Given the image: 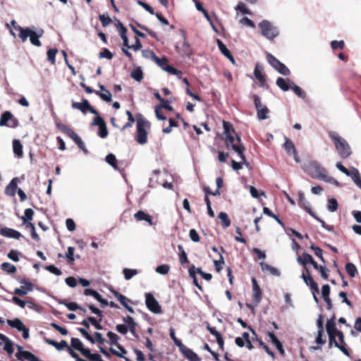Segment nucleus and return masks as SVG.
Here are the masks:
<instances>
[{
    "label": "nucleus",
    "mask_w": 361,
    "mask_h": 361,
    "mask_svg": "<svg viewBox=\"0 0 361 361\" xmlns=\"http://www.w3.org/2000/svg\"><path fill=\"white\" fill-rule=\"evenodd\" d=\"M223 128L226 148L234 150L239 155L240 159L245 161V147L241 144L240 137L236 135L233 125L228 121H223Z\"/></svg>",
    "instance_id": "nucleus-1"
},
{
    "label": "nucleus",
    "mask_w": 361,
    "mask_h": 361,
    "mask_svg": "<svg viewBox=\"0 0 361 361\" xmlns=\"http://www.w3.org/2000/svg\"><path fill=\"white\" fill-rule=\"evenodd\" d=\"M302 169L312 178L322 180L326 183H338L328 175L327 171L314 160H311L302 165Z\"/></svg>",
    "instance_id": "nucleus-2"
},
{
    "label": "nucleus",
    "mask_w": 361,
    "mask_h": 361,
    "mask_svg": "<svg viewBox=\"0 0 361 361\" xmlns=\"http://www.w3.org/2000/svg\"><path fill=\"white\" fill-rule=\"evenodd\" d=\"M329 136L333 140L336 149L341 158L347 159L351 155V148L344 138L333 131L329 133Z\"/></svg>",
    "instance_id": "nucleus-3"
},
{
    "label": "nucleus",
    "mask_w": 361,
    "mask_h": 361,
    "mask_svg": "<svg viewBox=\"0 0 361 361\" xmlns=\"http://www.w3.org/2000/svg\"><path fill=\"white\" fill-rule=\"evenodd\" d=\"M13 25H15L16 22L15 20H12L11 22ZM14 28L19 32V37L21 39L22 42H25L27 37H30V42L37 47H40L42 45L41 42L39 38L41 37L44 33L43 30H41L38 32H36L32 30L30 27L23 28L20 26H14Z\"/></svg>",
    "instance_id": "nucleus-4"
},
{
    "label": "nucleus",
    "mask_w": 361,
    "mask_h": 361,
    "mask_svg": "<svg viewBox=\"0 0 361 361\" xmlns=\"http://www.w3.org/2000/svg\"><path fill=\"white\" fill-rule=\"evenodd\" d=\"M56 127L58 129L62 132L63 133L66 134L67 136H68L70 138H71L75 144L78 145V147L85 154H88V150L87 149L85 143L82 142L81 138L78 135V134L71 128L66 126L65 124H63L61 123H56Z\"/></svg>",
    "instance_id": "nucleus-5"
},
{
    "label": "nucleus",
    "mask_w": 361,
    "mask_h": 361,
    "mask_svg": "<svg viewBox=\"0 0 361 361\" xmlns=\"http://www.w3.org/2000/svg\"><path fill=\"white\" fill-rule=\"evenodd\" d=\"M149 126V123L141 116L137 118V137L136 141L141 145L147 142V133L145 127Z\"/></svg>",
    "instance_id": "nucleus-6"
},
{
    "label": "nucleus",
    "mask_w": 361,
    "mask_h": 361,
    "mask_svg": "<svg viewBox=\"0 0 361 361\" xmlns=\"http://www.w3.org/2000/svg\"><path fill=\"white\" fill-rule=\"evenodd\" d=\"M259 27L261 30L262 35L267 38L268 39H274L278 35L279 31L272 24L267 20H264L259 23Z\"/></svg>",
    "instance_id": "nucleus-7"
},
{
    "label": "nucleus",
    "mask_w": 361,
    "mask_h": 361,
    "mask_svg": "<svg viewBox=\"0 0 361 361\" xmlns=\"http://www.w3.org/2000/svg\"><path fill=\"white\" fill-rule=\"evenodd\" d=\"M267 59L269 63L279 73L288 76L290 74V70L271 54H267Z\"/></svg>",
    "instance_id": "nucleus-8"
},
{
    "label": "nucleus",
    "mask_w": 361,
    "mask_h": 361,
    "mask_svg": "<svg viewBox=\"0 0 361 361\" xmlns=\"http://www.w3.org/2000/svg\"><path fill=\"white\" fill-rule=\"evenodd\" d=\"M18 119L10 111H6L1 115L0 126L15 128L18 126Z\"/></svg>",
    "instance_id": "nucleus-9"
},
{
    "label": "nucleus",
    "mask_w": 361,
    "mask_h": 361,
    "mask_svg": "<svg viewBox=\"0 0 361 361\" xmlns=\"http://www.w3.org/2000/svg\"><path fill=\"white\" fill-rule=\"evenodd\" d=\"M145 304L147 307L154 314H159L161 312V307L160 305L151 293L145 294Z\"/></svg>",
    "instance_id": "nucleus-10"
},
{
    "label": "nucleus",
    "mask_w": 361,
    "mask_h": 361,
    "mask_svg": "<svg viewBox=\"0 0 361 361\" xmlns=\"http://www.w3.org/2000/svg\"><path fill=\"white\" fill-rule=\"evenodd\" d=\"M72 107L73 109L80 110L83 114H86L87 111H90L92 114H98V111L90 105L87 99H83L82 102H73Z\"/></svg>",
    "instance_id": "nucleus-11"
},
{
    "label": "nucleus",
    "mask_w": 361,
    "mask_h": 361,
    "mask_svg": "<svg viewBox=\"0 0 361 361\" xmlns=\"http://www.w3.org/2000/svg\"><path fill=\"white\" fill-rule=\"evenodd\" d=\"M305 272H303L302 274V278L305 283V284L308 286H310V289L312 291H314L316 293H319V287L317 283L314 281L313 278L310 275V270L307 267L305 268Z\"/></svg>",
    "instance_id": "nucleus-12"
},
{
    "label": "nucleus",
    "mask_w": 361,
    "mask_h": 361,
    "mask_svg": "<svg viewBox=\"0 0 361 361\" xmlns=\"http://www.w3.org/2000/svg\"><path fill=\"white\" fill-rule=\"evenodd\" d=\"M179 350L189 361L201 360V358L195 353L186 347L185 345L180 346L179 348Z\"/></svg>",
    "instance_id": "nucleus-13"
},
{
    "label": "nucleus",
    "mask_w": 361,
    "mask_h": 361,
    "mask_svg": "<svg viewBox=\"0 0 361 361\" xmlns=\"http://www.w3.org/2000/svg\"><path fill=\"white\" fill-rule=\"evenodd\" d=\"M252 283L253 290L252 300L256 304H258L262 298V292L255 278L252 279Z\"/></svg>",
    "instance_id": "nucleus-14"
},
{
    "label": "nucleus",
    "mask_w": 361,
    "mask_h": 361,
    "mask_svg": "<svg viewBox=\"0 0 361 361\" xmlns=\"http://www.w3.org/2000/svg\"><path fill=\"white\" fill-rule=\"evenodd\" d=\"M329 339V347H331L333 344L335 347L338 348L344 355L346 356H350V351L348 349L345 347L343 345H340V343L336 341V337L337 336L336 334H328Z\"/></svg>",
    "instance_id": "nucleus-15"
},
{
    "label": "nucleus",
    "mask_w": 361,
    "mask_h": 361,
    "mask_svg": "<svg viewBox=\"0 0 361 361\" xmlns=\"http://www.w3.org/2000/svg\"><path fill=\"white\" fill-rule=\"evenodd\" d=\"M19 182L20 180L18 177L13 178L5 188L6 195L11 197H14L16 195L17 190L18 189V183Z\"/></svg>",
    "instance_id": "nucleus-16"
},
{
    "label": "nucleus",
    "mask_w": 361,
    "mask_h": 361,
    "mask_svg": "<svg viewBox=\"0 0 361 361\" xmlns=\"http://www.w3.org/2000/svg\"><path fill=\"white\" fill-rule=\"evenodd\" d=\"M134 218L137 221H145L150 226L156 224V223L153 222L152 216L142 210L137 212L134 214Z\"/></svg>",
    "instance_id": "nucleus-17"
},
{
    "label": "nucleus",
    "mask_w": 361,
    "mask_h": 361,
    "mask_svg": "<svg viewBox=\"0 0 361 361\" xmlns=\"http://www.w3.org/2000/svg\"><path fill=\"white\" fill-rule=\"evenodd\" d=\"M299 204L313 218H317V215L311 209L310 202L302 192L299 193Z\"/></svg>",
    "instance_id": "nucleus-18"
},
{
    "label": "nucleus",
    "mask_w": 361,
    "mask_h": 361,
    "mask_svg": "<svg viewBox=\"0 0 361 361\" xmlns=\"http://www.w3.org/2000/svg\"><path fill=\"white\" fill-rule=\"evenodd\" d=\"M0 235L15 239H19L22 236L19 231L7 227L1 228L0 229Z\"/></svg>",
    "instance_id": "nucleus-19"
},
{
    "label": "nucleus",
    "mask_w": 361,
    "mask_h": 361,
    "mask_svg": "<svg viewBox=\"0 0 361 361\" xmlns=\"http://www.w3.org/2000/svg\"><path fill=\"white\" fill-rule=\"evenodd\" d=\"M348 176H350L352 180H353V182L355 183V184L359 188L361 189V176H360V173L359 172V171L355 168V167H352L350 169V172L348 173V175H347Z\"/></svg>",
    "instance_id": "nucleus-20"
},
{
    "label": "nucleus",
    "mask_w": 361,
    "mask_h": 361,
    "mask_svg": "<svg viewBox=\"0 0 361 361\" xmlns=\"http://www.w3.org/2000/svg\"><path fill=\"white\" fill-rule=\"evenodd\" d=\"M326 329L328 334H338L340 331L336 329V315L334 314L326 322Z\"/></svg>",
    "instance_id": "nucleus-21"
},
{
    "label": "nucleus",
    "mask_w": 361,
    "mask_h": 361,
    "mask_svg": "<svg viewBox=\"0 0 361 361\" xmlns=\"http://www.w3.org/2000/svg\"><path fill=\"white\" fill-rule=\"evenodd\" d=\"M291 81L289 78H278L276 82V85L283 91L286 92L290 89Z\"/></svg>",
    "instance_id": "nucleus-22"
},
{
    "label": "nucleus",
    "mask_w": 361,
    "mask_h": 361,
    "mask_svg": "<svg viewBox=\"0 0 361 361\" xmlns=\"http://www.w3.org/2000/svg\"><path fill=\"white\" fill-rule=\"evenodd\" d=\"M207 329L211 334H212L213 336H214L216 337V342H217L219 348L221 350H223L224 345V338H223L221 334L218 331H216V329L214 327H212L209 325H208L207 326Z\"/></svg>",
    "instance_id": "nucleus-23"
},
{
    "label": "nucleus",
    "mask_w": 361,
    "mask_h": 361,
    "mask_svg": "<svg viewBox=\"0 0 361 361\" xmlns=\"http://www.w3.org/2000/svg\"><path fill=\"white\" fill-rule=\"evenodd\" d=\"M118 31L123 40V47L128 46V38L127 37V29L120 21L117 23Z\"/></svg>",
    "instance_id": "nucleus-24"
},
{
    "label": "nucleus",
    "mask_w": 361,
    "mask_h": 361,
    "mask_svg": "<svg viewBox=\"0 0 361 361\" xmlns=\"http://www.w3.org/2000/svg\"><path fill=\"white\" fill-rule=\"evenodd\" d=\"M44 341L49 345L55 347L58 350H61L63 348H67L68 349L69 348L65 340H62L60 343H58L54 340L45 338Z\"/></svg>",
    "instance_id": "nucleus-25"
},
{
    "label": "nucleus",
    "mask_w": 361,
    "mask_h": 361,
    "mask_svg": "<svg viewBox=\"0 0 361 361\" xmlns=\"http://www.w3.org/2000/svg\"><path fill=\"white\" fill-rule=\"evenodd\" d=\"M7 324L11 328L16 329L18 331L24 329L25 326L23 322L18 318H15L14 319H7Z\"/></svg>",
    "instance_id": "nucleus-26"
},
{
    "label": "nucleus",
    "mask_w": 361,
    "mask_h": 361,
    "mask_svg": "<svg viewBox=\"0 0 361 361\" xmlns=\"http://www.w3.org/2000/svg\"><path fill=\"white\" fill-rule=\"evenodd\" d=\"M71 347L74 348L76 350H78L82 355L83 353H85V350H87V348H85L83 347L82 343L80 341V339L77 338H72L71 341Z\"/></svg>",
    "instance_id": "nucleus-27"
},
{
    "label": "nucleus",
    "mask_w": 361,
    "mask_h": 361,
    "mask_svg": "<svg viewBox=\"0 0 361 361\" xmlns=\"http://www.w3.org/2000/svg\"><path fill=\"white\" fill-rule=\"evenodd\" d=\"M260 266H261L262 270L264 272L269 271L271 275L276 276H279L281 274L280 271L276 268L273 267L265 262H260Z\"/></svg>",
    "instance_id": "nucleus-28"
},
{
    "label": "nucleus",
    "mask_w": 361,
    "mask_h": 361,
    "mask_svg": "<svg viewBox=\"0 0 361 361\" xmlns=\"http://www.w3.org/2000/svg\"><path fill=\"white\" fill-rule=\"evenodd\" d=\"M116 347L119 349L120 352L110 348L109 350L111 353L118 357L123 358L126 361H130L128 357L124 356V355L127 353L126 350L119 343L117 344Z\"/></svg>",
    "instance_id": "nucleus-29"
},
{
    "label": "nucleus",
    "mask_w": 361,
    "mask_h": 361,
    "mask_svg": "<svg viewBox=\"0 0 361 361\" xmlns=\"http://www.w3.org/2000/svg\"><path fill=\"white\" fill-rule=\"evenodd\" d=\"M13 153L18 157H23V145L18 140H14L13 141Z\"/></svg>",
    "instance_id": "nucleus-30"
},
{
    "label": "nucleus",
    "mask_w": 361,
    "mask_h": 361,
    "mask_svg": "<svg viewBox=\"0 0 361 361\" xmlns=\"http://www.w3.org/2000/svg\"><path fill=\"white\" fill-rule=\"evenodd\" d=\"M283 147H284V149L286 150V152L288 154L295 153L297 151L294 143L288 137L285 138V142L283 144Z\"/></svg>",
    "instance_id": "nucleus-31"
},
{
    "label": "nucleus",
    "mask_w": 361,
    "mask_h": 361,
    "mask_svg": "<svg viewBox=\"0 0 361 361\" xmlns=\"http://www.w3.org/2000/svg\"><path fill=\"white\" fill-rule=\"evenodd\" d=\"M298 262L305 267L307 264L313 262V257L307 252H303L301 257L298 258Z\"/></svg>",
    "instance_id": "nucleus-32"
},
{
    "label": "nucleus",
    "mask_w": 361,
    "mask_h": 361,
    "mask_svg": "<svg viewBox=\"0 0 361 361\" xmlns=\"http://www.w3.org/2000/svg\"><path fill=\"white\" fill-rule=\"evenodd\" d=\"M61 304L64 305L71 311H75L77 310H80L83 312H86V310L84 308L80 307L76 302H67L66 300H63L61 302Z\"/></svg>",
    "instance_id": "nucleus-33"
},
{
    "label": "nucleus",
    "mask_w": 361,
    "mask_h": 361,
    "mask_svg": "<svg viewBox=\"0 0 361 361\" xmlns=\"http://www.w3.org/2000/svg\"><path fill=\"white\" fill-rule=\"evenodd\" d=\"M255 78L262 84L266 81L265 75L262 73V69L257 64L256 65L254 71Z\"/></svg>",
    "instance_id": "nucleus-34"
},
{
    "label": "nucleus",
    "mask_w": 361,
    "mask_h": 361,
    "mask_svg": "<svg viewBox=\"0 0 361 361\" xmlns=\"http://www.w3.org/2000/svg\"><path fill=\"white\" fill-rule=\"evenodd\" d=\"M34 211L32 209H26L24 212V216L22 217L23 223L26 225V224L32 219Z\"/></svg>",
    "instance_id": "nucleus-35"
},
{
    "label": "nucleus",
    "mask_w": 361,
    "mask_h": 361,
    "mask_svg": "<svg viewBox=\"0 0 361 361\" xmlns=\"http://www.w3.org/2000/svg\"><path fill=\"white\" fill-rule=\"evenodd\" d=\"M1 268L3 271L7 272L8 274H14L16 272V267L9 263V262H4L1 264Z\"/></svg>",
    "instance_id": "nucleus-36"
},
{
    "label": "nucleus",
    "mask_w": 361,
    "mask_h": 361,
    "mask_svg": "<svg viewBox=\"0 0 361 361\" xmlns=\"http://www.w3.org/2000/svg\"><path fill=\"white\" fill-rule=\"evenodd\" d=\"M219 218L221 221L223 228H227V227L230 226L231 220L228 218V216L226 213L223 212H220L219 214Z\"/></svg>",
    "instance_id": "nucleus-37"
},
{
    "label": "nucleus",
    "mask_w": 361,
    "mask_h": 361,
    "mask_svg": "<svg viewBox=\"0 0 361 361\" xmlns=\"http://www.w3.org/2000/svg\"><path fill=\"white\" fill-rule=\"evenodd\" d=\"M345 271L350 277H355L357 273V270L355 264L351 262H348L345 264Z\"/></svg>",
    "instance_id": "nucleus-38"
},
{
    "label": "nucleus",
    "mask_w": 361,
    "mask_h": 361,
    "mask_svg": "<svg viewBox=\"0 0 361 361\" xmlns=\"http://www.w3.org/2000/svg\"><path fill=\"white\" fill-rule=\"evenodd\" d=\"M290 89L299 97L304 99L306 97V93L299 86L296 85L294 82H291Z\"/></svg>",
    "instance_id": "nucleus-39"
},
{
    "label": "nucleus",
    "mask_w": 361,
    "mask_h": 361,
    "mask_svg": "<svg viewBox=\"0 0 361 361\" xmlns=\"http://www.w3.org/2000/svg\"><path fill=\"white\" fill-rule=\"evenodd\" d=\"M106 161L111 165L114 169H118L117 159L114 154H109L105 158Z\"/></svg>",
    "instance_id": "nucleus-40"
},
{
    "label": "nucleus",
    "mask_w": 361,
    "mask_h": 361,
    "mask_svg": "<svg viewBox=\"0 0 361 361\" xmlns=\"http://www.w3.org/2000/svg\"><path fill=\"white\" fill-rule=\"evenodd\" d=\"M18 349L20 350L19 352H18L16 354V357H17V359L18 360H21V361H23L24 360H27V359L30 357L31 353L29 352V351H27V350H21L22 347H20V346L18 347Z\"/></svg>",
    "instance_id": "nucleus-41"
},
{
    "label": "nucleus",
    "mask_w": 361,
    "mask_h": 361,
    "mask_svg": "<svg viewBox=\"0 0 361 361\" xmlns=\"http://www.w3.org/2000/svg\"><path fill=\"white\" fill-rule=\"evenodd\" d=\"M235 8L236 11H240L243 14H252L251 11L249 8H247L246 4L244 2H238Z\"/></svg>",
    "instance_id": "nucleus-42"
},
{
    "label": "nucleus",
    "mask_w": 361,
    "mask_h": 361,
    "mask_svg": "<svg viewBox=\"0 0 361 361\" xmlns=\"http://www.w3.org/2000/svg\"><path fill=\"white\" fill-rule=\"evenodd\" d=\"M58 52L57 49H49L47 52V60L51 62V64H55L56 63V55Z\"/></svg>",
    "instance_id": "nucleus-43"
},
{
    "label": "nucleus",
    "mask_w": 361,
    "mask_h": 361,
    "mask_svg": "<svg viewBox=\"0 0 361 361\" xmlns=\"http://www.w3.org/2000/svg\"><path fill=\"white\" fill-rule=\"evenodd\" d=\"M130 75L137 82H140L143 79V73L140 68H137L133 70Z\"/></svg>",
    "instance_id": "nucleus-44"
},
{
    "label": "nucleus",
    "mask_w": 361,
    "mask_h": 361,
    "mask_svg": "<svg viewBox=\"0 0 361 361\" xmlns=\"http://www.w3.org/2000/svg\"><path fill=\"white\" fill-rule=\"evenodd\" d=\"M123 273L124 274L125 279L126 280H130V279L133 278V276H134L138 274V271L137 269L125 268L123 270Z\"/></svg>",
    "instance_id": "nucleus-45"
},
{
    "label": "nucleus",
    "mask_w": 361,
    "mask_h": 361,
    "mask_svg": "<svg viewBox=\"0 0 361 361\" xmlns=\"http://www.w3.org/2000/svg\"><path fill=\"white\" fill-rule=\"evenodd\" d=\"M25 227L26 228L30 229L31 236L34 240L37 241L40 240L39 235L36 233L35 225L32 223L28 222L26 224Z\"/></svg>",
    "instance_id": "nucleus-46"
},
{
    "label": "nucleus",
    "mask_w": 361,
    "mask_h": 361,
    "mask_svg": "<svg viewBox=\"0 0 361 361\" xmlns=\"http://www.w3.org/2000/svg\"><path fill=\"white\" fill-rule=\"evenodd\" d=\"M95 94L99 96L100 98L104 102H110L111 101V94L108 90L103 92L95 91Z\"/></svg>",
    "instance_id": "nucleus-47"
},
{
    "label": "nucleus",
    "mask_w": 361,
    "mask_h": 361,
    "mask_svg": "<svg viewBox=\"0 0 361 361\" xmlns=\"http://www.w3.org/2000/svg\"><path fill=\"white\" fill-rule=\"evenodd\" d=\"M114 295L118 300L121 305L125 307L128 305V302L130 301L126 296L119 293L118 292L114 290Z\"/></svg>",
    "instance_id": "nucleus-48"
},
{
    "label": "nucleus",
    "mask_w": 361,
    "mask_h": 361,
    "mask_svg": "<svg viewBox=\"0 0 361 361\" xmlns=\"http://www.w3.org/2000/svg\"><path fill=\"white\" fill-rule=\"evenodd\" d=\"M83 356L86 358L89 359L90 361H99L101 358V356L97 353H91L90 350L87 349L85 350V353H83Z\"/></svg>",
    "instance_id": "nucleus-49"
},
{
    "label": "nucleus",
    "mask_w": 361,
    "mask_h": 361,
    "mask_svg": "<svg viewBox=\"0 0 361 361\" xmlns=\"http://www.w3.org/2000/svg\"><path fill=\"white\" fill-rule=\"evenodd\" d=\"M216 44L220 51L224 56L226 57L231 53V51L228 49L226 46L223 43V42L221 39H217Z\"/></svg>",
    "instance_id": "nucleus-50"
},
{
    "label": "nucleus",
    "mask_w": 361,
    "mask_h": 361,
    "mask_svg": "<svg viewBox=\"0 0 361 361\" xmlns=\"http://www.w3.org/2000/svg\"><path fill=\"white\" fill-rule=\"evenodd\" d=\"M338 202L335 198H331L328 200L327 209L329 212H336L338 209Z\"/></svg>",
    "instance_id": "nucleus-51"
},
{
    "label": "nucleus",
    "mask_w": 361,
    "mask_h": 361,
    "mask_svg": "<svg viewBox=\"0 0 361 361\" xmlns=\"http://www.w3.org/2000/svg\"><path fill=\"white\" fill-rule=\"evenodd\" d=\"M269 110L267 106H264L263 109H258L257 112V118L259 120H264L268 118V114Z\"/></svg>",
    "instance_id": "nucleus-52"
},
{
    "label": "nucleus",
    "mask_w": 361,
    "mask_h": 361,
    "mask_svg": "<svg viewBox=\"0 0 361 361\" xmlns=\"http://www.w3.org/2000/svg\"><path fill=\"white\" fill-rule=\"evenodd\" d=\"M178 249L180 250V253H179L180 262L182 265H183V264H186L187 262H188L187 254L181 245H178Z\"/></svg>",
    "instance_id": "nucleus-53"
},
{
    "label": "nucleus",
    "mask_w": 361,
    "mask_h": 361,
    "mask_svg": "<svg viewBox=\"0 0 361 361\" xmlns=\"http://www.w3.org/2000/svg\"><path fill=\"white\" fill-rule=\"evenodd\" d=\"M99 19L103 27H106L111 23V19L107 13L101 14L99 16Z\"/></svg>",
    "instance_id": "nucleus-54"
},
{
    "label": "nucleus",
    "mask_w": 361,
    "mask_h": 361,
    "mask_svg": "<svg viewBox=\"0 0 361 361\" xmlns=\"http://www.w3.org/2000/svg\"><path fill=\"white\" fill-rule=\"evenodd\" d=\"M159 66H160L163 70L168 65V60L166 57L159 58L156 56L153 60Z\"/></svg>",
    "instance_id": "nucleus-55"
},
{
    "label": "nucleus",
    "mask_w": 361,
    "mask_h": 361,
    "mask_svg": "<svg viewBox=\"0 0 361 361\" xmlns=\"http://www.w3.org/2000/svg\"><path fill=\"white\" fill-rule=\"evenodd\" d=\"M310 249L314 252V254L317 257H318L324 263H325L324 259L323 257V250L314 245L310 246Z\"/></svg>",
    "instance_id": "nucleus-56"
},
{
    "label": "nucleus",
    "mask_w": 361,
    "mask_h": 361,
    "mask_svg": "<svg viewBox=\"0 0 361 361\" xmlns=\"http://www.w3.org/2000/svg\"><path fill=\"white\" fill-rule=\"evenodd\" d=\"M170 270V267L168 264H161L156 268V271L160 274H167Z\"/></svg>",
    "instance_id": "nucleus-57"
},
{
    "label": "nucleus",
    "mask_w": 361,
    "mask_h": 361,
    "mask_svg": "<svg viewBox=\"0 0 361 361\" xmlns=\"http://www.w3.org/2000/svg\"><path fill=\"white\" fill-rule=\"evenodd\" d=\"M125 47H127L128 49H133L135 51H137L138 50H140L142 47V43L140 41V39H138L137 37H135V44H132V45H129L128 46H125Z\"/></svg>",
    "instance_id": "nucleus-58"
},
{
    "label": "nucleus",
    "mask_w": 361,
    "mask_h": 361,
    "mask_svg": "<svg viewBox=\"0 0 361 361\" xmlns=\"http://www.w3.org/2000/svg\"><path fill=\"white\" fill-rule=\"evenodd\" d=\"M78 331L90 343H94V338L87 332V331L83 328H79Z\"/></svg>",
    "instance_id": "nucleus-59"
},
{
    "label": "nucleus",
    "mask_w": 361,
    "mask_h": 361,
    "mask_svg": "<svg viewBox=\"0 0 361 361\" xmlns=\"http://www.w3.org/2000/svg\"><path fill=\"white\" fill-rule=\"evenodd\" d=\"M107 336H108V338L110 340V344L111 345H117V344H118V341L119 337L116 334H114L112 331H109L107 333Z\"/></svg>",
    "instance_id": "nucleus-60"
},
{
    "label": "nucleus",
    "mask_w": 361,
    "mask_h": 361,
    "mask_svg": "<svg viewBox=\"0 0 361 361\" xmlns=\"http://www.w3.org/2000/svg\"><path fill=\"white\" fill-rule=\"evenodd\" d=\"M331 47L332 49L336 50L337 49H343L345 47L344 42L334 40L331 42Z\"/></svg>",
    "instance_id": "nucleus-61"
},
{
    "label": "nucleus",
    "mask_w": 361,
    "mask_h": 361,
    "mask_svg": "<svg viewBox=\"0 0 361 361\" xmlns=\"http://www.w3.org/2000/svg\"><path fill=\"white\" fill-rule=\"evenodd\" d=\"M253 102L255 106L257 109V112L258 111V109H263L264 106L262 105L261 102V99L257 94H253L252 96Z\"/></svg>",
    "instance_id": "nucleus-62"
},
{
    "label": "nucleus",
    "mask_w": 361,
    "mask_h": 361,
    "mask_svg": "<svg viewBox=\"0 0 361 361\" xmlns=\"http://www.w3.org/2000/svg\"><path fill=\"white\" fill-rule=\"evenodd\" d=\"M54 329H56V331H58L61 334H62L63 336H66L68 334V330L64 328V327H62L61 326H59V324L54 323V322H52L50 324Z\"/></svg>",
    "instance_id": "nucleus-63"
},
{
    "label": "nucleus",
    "mask_w": 361,
    "mask_h": 361,
    "mask_svg": "<svg viewBox=\"0 0 361 361\" xmlns=\"http://www.w3.org/2000/svg\"><path fill=\"white\" fill-rule=\"evenodd\" d=\"M19 255V252L15 250H12L8 253V257L14 262H18Z\"/></svg>",
    "instance_id": "nucleus-64"
}]
</instances>
